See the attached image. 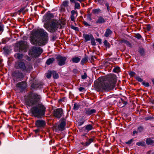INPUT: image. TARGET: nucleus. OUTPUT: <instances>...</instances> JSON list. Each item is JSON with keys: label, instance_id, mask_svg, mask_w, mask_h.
<instances>
[{"label": "nucleus", "instance_id": "f257e3e1", "mask_svg": "<svg viewBox=\"0 0 154 154\" xmlns=\"http://www.w3.org/2000/svg\"><path fill=\"white\" fill-rule=\"evenodd\" d=\"M42 97L40 94L31 91L25 96V104L29 107L32 114L35 117L41 118L45 116L46 106L42 103H39Z\"/></svg>", "mask_w": 154, "mask_h": 154}, {"label": "nucleus", "instance_id": "f03ea898", "mask_svg": "<svg viewBox=\"0 0 154 154\" xmlns=\"http://www.w3.org/2000/svg\"><path fill=\"white\" fill-rule=\"evenodd\" d=\"M116 75L113 74L108 75L107 80H104L99 78L94 82V87L98 91L103 90L109 91L112 90L116 83Z\"/></svg>", "mask_w": 154, "mask_h": 154}, {"label": "nucleus", "instance_id": "7ed1b4c3", "mask_svg": "<svg viewBox=\"0 0 154 154\" xmlns=\"http://www.w3.org/2000/svg\"><path fill=\"white\" fill-rule=\"evenodd\" d=\"M30 38L32 44L42 46L47 42L48 35L44 29H38L31 34Z\"/></svg>", "mask_w": 154, "mask_h": 154}, {"label": "nucleus", "instance_id": "20e7f679", "mask_svg": "<svg viewBox=\"0 0 154 154\" xmlns=\"http://www.w3.org/2000/svg\"><path fill=\"white\" fill-rule=\"evenodd\" d=\"M19 68L21 69L24 72L29 73L32 70L33 67L32 65L30 63L25 64L23 61L19 62L18 64Z\"/></svg>", "mask_w": 154, "mask_h": 154}, {"label": "nucleus", "instance_id": "39448f33", "mask_svg": "<svg viewBox=\"0 0 154 154\" xmlns=\"http://www.w3.org/2000/svg\"><path fill=\"white\" fill-rule=\"evenodd\" d=\"M12 75L13 80L15 81H21L23 79L24 76L22 73L18 70L14 71L12 73Z\"/></svg>", "mask_w": 154, "mask_h": 154}, {"label": "nucleus", "instance_id": "423d86ee", "mask_svg": "<svg viewBox=\"0 0 154 154\" xmlns=\"http://www.w3.org/2000/svg\"><path fill=\"white\" fill-rule=\"evenodd\" d=\"M43 52V50L40 47H33L31 51V54L34 57H38Z\"/></svg>", "mask_w": 154, "mask_h": 154}, {"label": "nucleus", "instance_id": "0eeeda50", "mask_svg": "<svg viewBox=\"0 0 154 154\" xmlns=\"http://www.w3.org/2000/svg\"><path fill=\"white\" fill-rule=\"evenodd\" d=\"M59 23L56 20H53L51 21L49 24V26L51 28L52 32H54L57 30L59 27Z\"/></svg>", "mask_w": 154, "mask_h": 154}, {"label": "nucleus", "instance_id": "6e6552de", "mask_svg": "<svg viewBox=\"0 0 154 154\" xmlns=\"http://www.w3.org/2000/svg\"><path fill=\"white\" fill-rule=\"evenodd\" d=\"M53 113L56 118L59 119L63 116V110L62 108L57 109L53 111Z\"/></svg>", "mask_w": 154, "mask_h": 154}, {"label": "nucleus", "instance_id": "1a4fd4ad", "mask_svg": "<svg viewBox=\"0 0 154 154\" xmlns=\"http://www.w3.org/2000/svg\"><path fill=\"white\" fill-rule=\"evenodd\" d=\"M58 65L60 66H63L65 64L67 58L60 55H58L56 57Z\"/></svg>", "mask_w": 154, "mask_h": 154}, {"label": "nucleus", "instance_id": "9d476101", "mask_svg": "<svg viewBox=\"0 0 154 154\" xmlns=\"http://www.w3.org/2000/svg\"><path fill=\"white\" fill-rule=\"evenodd\" d=\"M16 87L18 88L20 92H23L25 90L27 87L26 82L25 81H23L17 84Z\"/></svg>", "mask_w": 154, "mask_h": 154}, {"label": "nucleus", "instance_id": "9b49d317", "mask_svg": "<svg viewBox=\"0 0 154 154\" xmlns=\"http://www.w3.org/2000/svg\"><path fill=\"white\" fill-rule=\"evenodd\" d=\"M96 112L95 109L87 107L84 109L83 113L86 116H89L96 113Z\"/></svg>", "mask_w": 154, "mask_h": 154}, {"label": "nucleus", "instance_id": "f8f14e48", "mask_svg": "<svg viewBox=\"0 0 154 154\" xmlns=\"http://www.w3.org/2000/svg\"><path fill=\"white\" fill-rule=\"evenodd\" d=\"M60 124L58 125L57 128L60 131H63L65 129V126L66 125V119L64 118H62L60 120Z\"/></svg>", "mask_w": 154, "mask_h": 154}, {"label": "nucleus", "instance_id": "ddd939ff", "mask_svg": "<svg viewBox=\"0 0 154 154\" xmlns=\"http://www.w3.org/2000/svg\"><path fill=\"white\" fill-rule=\"evenodd\" d=\"M54 17V16L53 14L48 12L43 17V21L47 23L49 22L51 19L53 18Z\"/></svg>", "mask_w": 154, "mask_h": 154}, {"label": "nucleus", "instance_id": "4468645a", "mask_svg": "<svg viewBox=\"0 0 154 154\" xmlns=\"http://www.w3.org/2000/svg\"><path fill=\"white\" fill-rule=\"evenodd\" d=\"M20 48L22 51L26 52L28 48V45L26 42L23 41H20L19 42Z\"/></svg>", "mask_w": 154, "mask_h": 154}, {"label": "nucleus", "instance_id": "2eb2a0df", "mask_svg": "<svg viewBox=\"0 0 154 154\" xmlns=\"http://www.w3.org/2000/svg\"><path fill=\"white\" fill-rule=\"evenodd\" d=\"M46 124V122L43 120H38L35 122V125L38 128H43L45 126Z\"/></svg>", "mask_w": 154, "mask_h": 154}, {"label": "nucleus", "instance_id": "dca6fc26", "mask_svg": "<svg viewBox=\"0 0 154 154\" xmlns=\"http://www.w3.org/2000/svg\"><path fill=\"white\" fill-rule=\"evenodd\" d=\"M94 125L91 124L87 125L81 129V131L88 133L89 131L94 129Z\"/></svg>", "mask_w": 154, "mask_h": 154}, {"label": "nucleus", "instance_id": "f3484780", "mask_svg": "<svg viewBox=\"0 0 154 154\" xmlns=\"http://www.w3.org/2000/svg\"><path fill=\"white\" fill-rule=\"evenodd\" d=\"M71 14L70 18L71 21L75 22L78 14L77 11L76 10H72L71 11Z\"/></svg>", "mask_w": 154, "mask_h": 154}, {"label": "nucleus", "instance_id": "a211bd4d", "mask_svg": "<svg viewBox=\"0 0 154 154\" xmlns=\"http://www.w3.org/2000/svg\"><path fill=\"white\" fill-rule=\"evenodd\" d=\"M106 21V19L104 18L103 17L101 16H99L98 17V19L96 21V23H104Z\"/></svg>", "mask_w": 154, "mask_h": 154}, {"label": "nucleus", "instance_id": "6ab92c4d", "mask_svg": "<svg viewBox=\"0 0 154 154\" xmlns=\"http://www.w3.org/2000/svg\"><path fill=\"white\" fill-rule=\"evenodd\" d=\"M96 141L95 137H94L89 139L88 140L86 141L85 144L84 146H89L92 143H94Z\"/></svg>", "mask_w": 154, "mask_h": 154}, {"label": "nucleus", "instance_id": "aec40b11", "mask_svg": "<svg viewBox=\"0 0 154 154\" xmlns=\"http://www.w3.org/2000/svg\"><path fill=\"white\" fill-rule=\"evenodd\" d=\"M83 36L85 40V42H87L90 40L93 37L92 34L89 35L87 34H83Z\"/></svg>", "mask_w": 154, "mask_h": 154}, {"label": "nucleus", "instance_id": "412c9836", "mask_svg": "<svg viewBox=\"0 0 154 154\" xmlns=\"http://www.w3.org/2000/svg\"><path fill=\"white\" fill-rule=\"evenodd\" d=\"M146 143L147 145L154 146V140H152L151 138H148L146 139Z\"/></svg>", "mask_w": 154, "mask_h": 154}, {"label": "nucleus", "instance_id": "4be33fe9", "mask_svg": "<svg viewBox=\"0 0 154 154\" xmlns=\"http://www.w3.org/2000/svg\"><path fill=\"white\" fill-rule=\"evenodd\" d=\"M112 33V31L109 29L107 28L106 29V32L104 34V36L106 37H108Z\"/></svg>", "mask_w": 154, "mask_h": 154}, {"label": "nucleus", "instance_id": "5701e85b", "mask_svg": "<svg viewBox=\"0 0 154 154\" xmlns=\"http://www.w3.org/2000/svg\"><path fill=\"white\" fill-rule=\"evenodd\" d=\"M80 60L81 59L80 58L76 57L72 58L70 60V61H72L74 63H77L80 61Z\"/></svg>", "mask_w": 154, "mask_h": 154}, {"label": "nucleus", "instance_id": "b1692460", "mask_svg": "<svg viewBox=\"0 0 154 154\" xmlns=\"http://www.w3.org/2000/svg\"><path fill=\"white\" fill-rule=\"evenodd\" d=\"M88 57L86 55L84 58H82L81 61V63L82 65H84L85 63H87L88 61Z\"/></svg>", "mask_w": 154, "mask_h": 154}, {"label": "nucleus", "instance_id": "393cba45", "mask_svg": "<svg viewBox=\"0 0 154 154\" xmlns=\"http://www.w3.org/2000/svg\"><path fill=\"white\" fill-rule=\"evenodd\" d=\"M55 59L54 58H49L46 61V63L48 65H50L53 63Z\"/></svg>", "mask_w": 154, "mask_h": 154}, {"label": "nucleus", "instance_id": "a878e982", "mask_svg": "<svg viewBox=\"0 0 154 154\" xmlns=\"http://www.w3.org/2000/svg\"><path fill=\"white\" fill-rule=\"evenodd\" d=\"M14 57L16 58L18 60H21L22 58L23 57V54H21L17 53L15 55Z\"/></svg>", "mask_w": 154, "mask_h": 154}, {"label": "nucleus", "instance_id": "bb28decb", "mask_svg": "<svg viewBox=\"0 0 154 154\" xmlns=\"http://www.w3.org/2000/svg\"><path fill=\"white\" fill-rule=\"evenodd\" d=\"M119 42L121 43H125L127 45H130V42L127 40L124 39H121L119 40Z\"/></svg>", "mask_w": 154, "mask_h": 154}, {"label": "nucleus", "instance_id": "cd10ccee", "mask_svg": "<svg viewBox=\"0 0 154 154\" xmlns=\"http://www.w3.org/2000/svg\"><path fill=\"white\" fill-rule=\"evenodd\" d=\"M138 52L141 56H143L145 55V50L143 48H139Z\"/></svg>", "mask_w": 154, "mask_h": 154}, {"label": "nucleus", "instance_id": "c85d7f7f", "mask_svg": "<svg viewBox=\"0 0 154 154\" xmlns=\"http://www.w3.org/2000/svg\"><path fill=\"white\" fill-rule=\"evenodd\" d=\"M52 75L53 77V78L56 79H57L59 77V75L55 71H52Z\"/></svg>", "mask_w": 154, "mask_h": 154}, {"label": "nucleus", "instance_id": "c756f323", "mask_svg": "<svg viewBox=\"0 0 154 154\" xmlns=\"http://www.w3.org/2000/svg\"><path fill=\"white\" fill-rule=\"evenodd\" d=\"M100 11L101 10L100 8L94 9L92 10V12L94 14H98L100 12Z\"/></svg>", "mask_w": 154, "mask_h": 154}, {"label": "nucleus", "instance_id": "7c9ffc66", "mask_svg": "<svg viewBox=\"0 0 154 154\" xmlns=\"http://www.w3.org/2000/svg\"><path fill=\"white\" fill-rule=\"evenodd\" d=\"M74 4V8L75 9L79 10L81 8V6L79 3L76 2Z\"/></svg>", "mask_w": 154, "mask_h": 154}, {"label": "nucleus", "instance_id": "2f4dec72", "mask_svg": "<svg viewBox=\"0 0 154 154\" xmlns=\"http://www.w3.org/2000/svg\"><path fill=\"white\" fill-rule=\"evenodd\" d=\"M39 84H35L33 83L31 85V88L33 89H36L38 87Z\"/></svg>", "mask_w": 154, "mask_h": 154}, {"label": "nucleus", "instance_id": "473e14b6", "mask_svg": "<svg viewBox=\"0 0 154 154\" xmlns=\"http://www.w3.org/2000/svg\"><path fill=\"white\" fill-rule=\"evenodd\" d=\"M120 71V69L117 66L115 67L113 70V72H114L118 73Z\"/></svg>", "mask_w": 154, "mask_h": 154}, {"label": "nucleus", "instance_id": "72a5a7b5", "mask_svg": "<svg viewBox=\"0 0 154 154\" xmlns=\"http://www.w3.org/2000/svg\"><path fill=\"white\" fill-rule=\"evenodd\" d=\"M103 44L106 48H109L110 47V44L106 40H105L104 41Z\"/></svg>", "mask_w": 154, "mask_h": 154}, {"label": "nucleus", "instance_id": "f704fd0d", "mask_svg": "<svg viewBox=\"0 0 154 154\" xmlns=\"http://www.w3.org/2000/svg\"><path fill=\"white\" fill-rule=\"evenodd\" d=\"M136 144L137 146H145L146 145L145 142L143 141L137 142L136 143Z\"/></svg>", "mask_w": 154, "mask_h": 154}, {"label": "nucleus", "instance_id": "c9c22d12", "mask_svg": "<svg viewBox=\"0 0 154 154\" xmlns=\"http://www.w3.org/2000/svg\"><path fill=\"white\" fill-rule=\"evenodd\" d=\"M134 141V140L133 139H131L129 140H128V141L125 142V143L127 144L129 146H131V144Z\"/></svg>", "mask_w": 154, "mask_h": 154}, {"label": "nucleus", "instance_id": "e433bc0d", "mask_svg": "<svg viewBox=\"0 0 154 154\" xmlns=\"http://www.w3.org/2000/svg\"><path fill=\"white\" fill-rule=\"evenodd\" d=\"M144 130L143 127L142 126H139L137 128V130L139 132H141Z\"/></svg>", "mask_w": 154, "mask_h": 154}, {"label": "nucleus", "instance_id": "4c0bfd02", "mask_svg": "<svg viewBox=\"0 0 154 154\" xmlns=\"http://www.w3.org/2000/svg\"><path fill=\"white\" fill-rule=\"evenodd\" d=\"M135 78L139 82H142L143 81V79L139 76H135Z\"/></svg>", "mask_w": 154, "mask_h": 154}, {"label": "nucleus", "instance_id": "58836bf2", "mask_svg": "<svg viewBox=\"0 0 154 154\" xmlns=\"http://www.w3.org/2000/svg\"><path fill=\"white\" fill-rule=\"evenodd\" d=\"M91 44L92 45H96V42H95V39L93 37L91 39Z\"/></svg>", "mask_w": 154, "mask_h": 154}, {"label": "nucleus", "instance_id": "ea45409f", "mask_svg": "<svg viewBox=\"0 0 154 154\" xmlns=\"http://www.w3.org/2000/svg\"><path fill=\"white\" fill-rule=\"evenodd\" d=\"M3 50L7 54H8L9 53L10 51L9 49L7 47H5L3 48Z\"/></svg>", "mask_w": 154, "mask_h": 154}, {"label": "nucleus", "instance_id": "a19ab883", "mask_svg": "<svg viewBox=\"0 0 154 154\" xmlns=\"http://www.w3.org/2000/svg\"><path fill=\"white\" fill-rule=\"evenodd\" d=\"M52 75V71L48 72L47 74L46 77L48 79H49L51 77Z\"/></svg>", "mask_w": 154, "mask_h": 154}, {"label": "nucleus", "instance_id": "79ce46f5", "mask_svg": "<svg viewBox=\"0 0 154 154\" xmlns=\"http://www.w3.org/2000/svg\"><path fill=\"white\" fill-rule=\"evenodd\" d=\"M135 37L139 39H141L142 37L141 35L138 33L135 34Z\"/></svg>", "mask_w": 154, "mask_h": 154}, {"label": "nucleus", "instance_id": "37998d69", "mask_svg": "<svg viewBox=\"0 0 154 154\" xmlns=\"http://www.w3.org/2000/svg\"><path fill=\"white\" fill-rule=\"evenodd\" d=\"M142 84L145 87H148L149 86V84L148 82H142Z\"/></svg>", "mask_w": 154, "mask_h": 154}, {"label": "nucleus", "instance_id": "c03bdc74", "mask_svg": "<svg viewBox=\"0 0 154 154\" xmlns=\"http://www.w3.org/2000/svg\"><path fill=\"white\" fill-rule=\"evenodd\" d=\"M154 119V117L153 116H148L145 117L144 119L146 121H147L149 120H152Z\"/></svg>", "mask_w": 154, "mask_h": 154}, {"label": "nucleus", "instance_id": "a18cd8bd", "mask_svg": "<svg viewBox=\"0 0 154 154\" xmlns=\"http://www.w3.org/2000/svg\"><path fill=\"white\" fill-rule=\"evenodd\" d=\"M79 107V106L76 103H75L74 105L73 108L74 109L77 110L78 109Z\"/></svg>", "mask_w": 154, "mask_h": 154}, {"label": "nucleus", "instance_id": "49530a36", "mask_svg": "<svg viewBox=\"0 0 154 154\" xmlns=\"http://www.w3.org/2000/svg\"><path fill=\"white\" fill-rule=\"evenodd\" d=\"M129 74L131 77H133L135 76L136 73L134 72L131 71L129 72Z\"/></svg>", "mask_w": 154, "mask_h": 154}, {"label": "nucleus", "instance_id": "de8ad7c7", "mask_svg": "<svg viewBox=\"0 0 154 154\" xmlns=\"http://www.w3.org/2000/svg\"><path fill=\"white\" fill-rule=\"evenodd\" d=\"M68 1H64L63 3V5L64 7H67L68 5Z\"/></svg>", "mask_w": 154, "mask_h": 154}, {"label": "nucleus", "instance_id": "09e8293b", "mask_svg": "<svg viewBox=\"0 0 154 154\" xmlns=\"http://www.w3.org/2000/svg\"><path fill=\"white\" fill-rule=\"evenodd\" d=\"M70 27L71 29H73L75 31L79 30V28L77 27H75L73 25H71Z\"/></svg>", "mask_w": 154, "mask_h": 154}, {"label": "nucleus", "instance_id": "8fccbe9b", "mask_svg": "<svg viewBox=\"0 0 154 154\" xmlns=\"http://www.w3.org/2000/svg\"><path fill=\"white\" fill-rule=\"evenodd\" d=\"M151 29V26L150 24H147L146 25V29L148 31L150 30Z\"/></svg>", "mask_w": 154, "mask_h": 154}, {"label": "nucleus", "instance_id": "3c124183", "mask_svg": "<svg viewBox=\"0 0 154 154\" xmlns=\"http://www.w3.org/2000/svg\"><path fill=\"white\" fill-rule=\"evenodd\" d=\"M87 75L86 72H85L83 75L81 76V78L82 79H86Z\"/></svg>", "mask_w": 154, "mask_h": 154}, {"label": "nucleus", "instance_id": "603ef678", "mask_svg": "<svg viewBox=\"0 0 154 154\" xmlns=\"http://www.w3.org/2000/svg\"><path fill=\"white\" fill-rule=\"evenodd\" d=\"M34 131L35 132V133L36 134H38L40 131V130L39 129H37L36 130H34Z\"/></svg>", "mask_w": 154, "mask_h": 154}, {"label": "nucleus", "instance_id": "864d4df0", "mask_svg": "<svg viewBox=\"0 0 154 154\" xmlns=\"http://www.w3.org/2000/svg\"><path fill=\"white\" fill-rule=\"evenodd\" d=\"M87 19L89 21L92 20V18L91 15H88L87 16Z\"/></svg>", "mask_w": 154, "mask_h": 154}, {"label": "nucleus", "instance_id": "5fc2aeb1", "mask_svg": "<svg viewBox=\"0 0 154 154\" xmlns=\"http://www.w3.org/2000/svg\"><path fill=\"white\" fill-rule=\"evenodd\" d=\"M83 23L85 26H90V25L88 24V23L85 21H84L83 22Z\"/></svg>", "mask_w": 154, "mask_h": 154}, {"label": "nucleus", "instance_id": "6e6d98bb", "mask_svg": "<svg viewBox=\"0 0 154 154\" xmlns=\"http://www.w3.org/2000/svg\"><path fill=\"white\" fill-rule=\"evenodd\" d=\"M96 41L98 42L100 44L102 43L101 39L100 38H98L96 39Z\"/></svg>", "mask_w": 154, "mask_h": 154}, {"label": "nucleus", "instance_id": "4d7b16f0", "mask_svg": "<svg viewBox=\"0 0 154 154\" xmlns=\"http://www.w3.org/2000/svg\"><path fill=\"white\" fill-rule=\"evenodd\" d=\"M121 102L124 105V106L127 104L126 102L124 101L122 99H121Z\"/></svg>", "mask_w": 154, "mask_h": 154}, {"label": "nucleus", "instance_id": "13d9d810", "mask_svg": "<svg viewBox=\"0 0 154 154\" xmlns=\"http://www.w3.org/2000/svg\"><path fill=\"white\" fill-rule=\"evenodd\" d=\"M57 37L56 36H53L52 39L53 41H54L57 39Z\"/></svg>", "mask_w": 154, "mask_h": 154}, {"label": "nucleus", "instance_id": "bf43d9fd", "mask_svg": "<svg viewBox=\"0 0 154 154\" xmlns=\"http://www.w3.org/2000/svg\"><path fill=\"white\" fill-rule=\"evenodd\" d=\"M138 134V131H134L133 132V135L134 136L135 134Z\"/></svg>", "mask_w": 154, "mask_h": 154}, {"label": "nucleus", "instance_id": "052dcab7", "mask_svg": "<svg viewBox=\"0 0 154 154\" xmlns=\"http://www.w3.org/2000/svg\"><path fill=\"white\" fill-rule=\"evenodd\" d=\"M24 8H21L20 10H19L18 12L20 13L22 12L23 11Z\"/></svg>", "mask_w": 154, "mask_h": 154}, {"label": "nucleus", "instance_id": "680f3d73", "mask_svg": "<svg viewBox=\"0 0 154 154\" xmlns=\"http://www.w3.org/2000/svg\"><path fill=\"white\" fill-rule=\"evenodd\" d=\"M84 88H83V87H80L79 88V90L80 91H82V90H83L84 89Z\"/></svg>", "mask_w": 154, "mask_h": 154}, {"label": "nucleus", "instance_id": "e2e57ef3", "mask_svg": "<svg viewBox=\"0 0 154 154\" xmlns=\"http://www.w3.org/2000/svg\"><path fill=\"white\" fill-rule=\"evenodd\" d=\"M86 0H76V1H78V2H80L81 3L82 2H85L86 1Z\"/></svg>", "mask_w": 154, "mask_h": 154}, {"label": "nucleus", "instance_id": "0e129e2a", "mask_svg": "<svg viewBox=\"0 0 154 154\" xmlns=\"http://www.w3.org/2000/svg\"><path fill=\"white\" fill-rule=\"evenodd\" d=\"M105 6L107 8L109 7V4L108 2H105Z\"/></svg>", "mask_w": 154, "mask_h": 154}, {"label": "nucleus", "instance_id": "69168bd1", "mask_svg": "<svg viewBox=\"0 0 154 154\" xmlns=\"http://www.w3.org/2000/svg\"><path fill=\"white\" fill-rule=\"evenodd\" d=\"M70 1L72 3H75L76 2V0H70Z\"/></svg>", "mask_w": 154, "mask_h": 154}, {"label": "nucleus", "instance_id": "338daca9", "mask_svg": "<svg viewBox=\"0 0 154 154\" xmlns=\"http://www.w3.org/2000/svg\"><path fill=\"white\" fill-rule=\"evenodd\" d=\"M84 122H80L79 123V125L80 126L82 125V124H83Z\"/></svg>", "mask_w": 154, "mask_h": 154}, {"label": "nucleus", "instance_id": "774afa93", "mask_svg": "<svg viewBox=\"0 0 154 154\" xmlns=\"http://www.w3.org/2000/svg\"><path fill=\"white\" fill-rule=\"evenodd\" d=\"M3 27L1 26H0V32L3 30Z\"/></svg>", "mask_w": 154, "mask_h": 154}]
</instances>
